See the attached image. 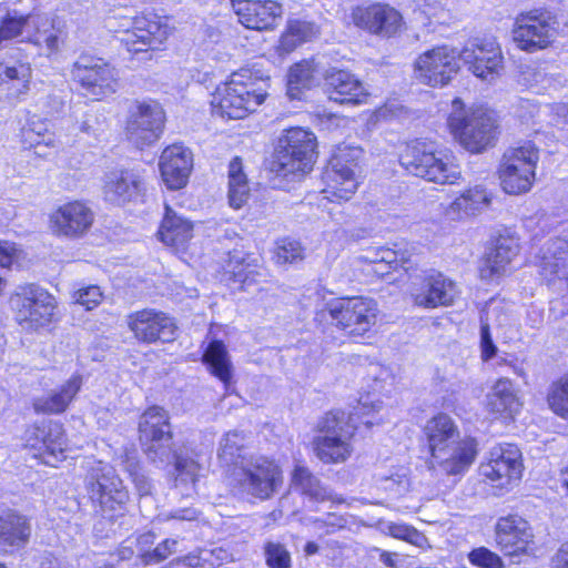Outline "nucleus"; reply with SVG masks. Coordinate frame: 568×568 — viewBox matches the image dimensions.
<instances>
[{
  "mask_svg": "<svg viewBox=\"0 0 568 568\" xmlns=\"http://www.w3.org/2000/svg\"><path fill=\"white\" fill-rule=\"evenodd\" d=\"M139 439L150 463L165 468L174 463L175 483L193 486L200 464L194 454L174 449L169 413L160 406L149 407L139 419Z\"/></svg>",
  "mask_w": 568,
  "mask_h": 568,
  "instance_id": "1",
  "label": "nucleus"
},
{
  "mask_svg": "<svg viewBox=\"0 0 568 568\" xmlns=\"http://www.w3.org/2000/svg\"><path fill=\"white\" fill-rule=\"evenodd\" d=\"M316 138L303 128H291L283 132L270 164L277 178L296 181L312 171L316 158Z\"/></svg>",
  "mask_w": 568,
  "mask_h": 568,
  "instance_id": "2",
  "label": "nucleus"
},
{
  "mask_svg": "<svg viewBox=\"0 0 568 568\" xmlns=\"http://www.w3.org/2000/svg\"><path fill=\"white\" fill-rule=\"evenodd\" d=\"M448 126L455 140L471 153L493 146L497 135L494 113L481 106L467 109L460 99L452 103Z\"/></svg>",
  "mask_w": 568,
  "mask_h": 568,
  "instance_id": "3",
  "label": "nucleus"
},
{
  "mask_svg": "<svg viewBox=\"0 0 568 568\" xmlns=\"http://www.w3.org/2000/svg\"><path fill=\"white\" fill-rule=\"evenodd\" d=\"M365 413L331 410L317 424L318 435L313 439L317 458L325 464L344 463L352 454L351 438Z\"/></svg>",
  "mask_w": 568,
  "mask_h": 568,
  "instance_id": "4",
  "label": "nucleus"
},
{
  "mask_svg": "<svg viewBox=\"0 0 568 568\" xmlns=\"http://www.w3.org/2000/svg\"><path fill=\"white\" fill-rule=\"evenodd\" d=\"M266 97L265 83L252 79L244 70L233 73L231 80L217 87L212 99L215 115L227 119H243L262 104Z\"/></svg>",
  "mask_w": 568,
  "mask_h": 568,
  "instance_id": "5",
  "label": "nucleus"
},
{
  "mask_svg": "<svg viewBox=\"0 0 568 568\" xmlns=\"http://www.w3.org/2000/svg\"><path fill=\"white\" fill-rule=\"evenodd\" d=\"M84 487L102 517L113 520L124 515L129 491L112 466L102 462L95 463L85 475Z\"/></svg>",
  "mask_w": 568,
  "mask_h": 568,
  "instance_id": "6",
  "label": "nucleus"
},
{
  "mask_svg": "<svg viewBox=\"0 0 568 568\" xmlns=\"http://www.w3.org/2000/svg\"><path fill=\"white\" fill-rule=\"evenodd\" d=\"M399 162L410 174L429 182L455 184L462 179L460 169L450 155L435 152L419 141L406 146Z\"/></svg>",
  "mask_w": 568,
  "mask_h": 568,
  "instance_id": "7",
  "label": "nucleus"
},
{
  "mask_svg": "<svg viewBox=\"0 0 568 568\" xmlns=\"http://www.w3.org/2000/svg\"><path fill=\"white\" fill-rule=\"evenodd\" d=\"M9 305L14 320L23 329L37 331L53 321L57 300L44 287L27 283L16 287Z\"/></svg>",
  "mask_w": 568,
  "mask_h": 568,
  "instance_id": "8",
  "label": "nucleus"
},
{
  "mask_svg": "<svg viewBox=\"0 0 568 568\" xmlns=\"http://www.w3.org/2000/svg\"><path fill=\"white\" fill-rule=\"evenodd\" d=\"M234 481L242 494L267 500L281 489L283 471L275 460L262 455H250L235 469Z\"/></svg>",
  "mask_w": 568,
  "mask_h": 568,
  "instance_id": "9",
  "label": "nucleus"
},
{
  "mask_svg": "<svg viewBox=\"0 0 568 568\" xmlns=\"http://www.w3.org/2000/svg\"><path fill=\"white\" fill-rule=\"evenodd\" d=\"M559 22L554 13L544 9H534L517 16L513 39L516 45L526 52H537L548 48L556 39Z\"/></svg>",
  "mask_w": 568,
  "mask_h": 568,
  "instance_id": "10",
  "label": "nucleus"
},
{
  "mask_svg": "<svg viewBox=\"0 0 568 568\" xmlns=\"http://www.w3.org/2000/svg\"><path fill=\"white\" fill-rule=\"evenodd\" d=\"M165 113L155 101H136L129 110L125 136L138 149L155 143L162 135Z\"/></svg>",
  "mask_w": 568,
  "mask_h": 568,
  "instance_id": "11",
  "label": "nucleus"
},
{
  "mask_svg": "<svg viewBox=\"0 0 568 568\" xmlns=\"http://www.w3.org/2000/svg\"><path fill=\"white\" fill-rule=\"evenodd\" d=\"M322 313H327L336 326L354 336L364 335L376 318L375 303L362 296L332 300Z\"/></svg>",
  "mask_w": 568,
  "mask_h": 568,
  "instance_id": "12",
  "label": "nucleus"
},
{
  "mask_svg": "<svg viewBox=\"0 0 568 568\" xmlns=\"http://www.w3.org/2000/svg\"><path fill=\"white\" fill-rule=\"evenodd\" d=\"M71 77L88 94L94 97L110 94L116 90L114 68L94 55L81 54L72 65Z\"/></svg>",
  "mask_w": 568,
  "mask_h": 568,
  "instance_id": "13",
  "label": "nucleus"
},
{
  "mask_svg": "<svg viewBox=\"0 0 568 568\" xmlns=\"http://www.w3.org/2000/svg\"><path fill=\"white\" fill-rule=\"evenodd\" d=\"M457 52L447 45L420 54L415 63L416 79L430 87H443L459 70Z\"/></svg>",
  "mask_w": 568,
  "mask_h": 568,
  "instance_id": "14",
  "label": "nucleus"
},
{
  "mask_svg": "<svg viewBox=\"0 0 568 568\" xmlns=\"http://www.w3.org/2000/svg\"><path fill=\"white\" fill-rule=\"evenodd\" d=\"M126 324L134 337L143 343H170L176 337V325L172 317L154 308L130 313Z\"/></svg>",
  "mask_w": 568,
  "mask_h": 568,
  "instance_id": "15",
  "label": "nucleus"
},
{
  "mask_svg": "<svg viewBox=\"0 0 568 568\" xmlns=\"http://www.w3.org/2000/svg\"><path fill=\"white\" fill-rule=\"evenodd\" d=\"M170 27L156 14L136 17L132 29L121 32V43L130 53L158 49L168 38Z\"/></svg>",
  "mask_w": 568,
  "mask_h": 568,
  "instance_id": "16",
  "label": "nucleus"
},
{
  "mask_svg": "<svg viewBox=\"0 0 568 568\" xmlns=\"http://www.w3.org/2000/svg\"><path fill=\"white\" fill-rule=\"evenodd\" d=\"M356 156L346 149H339L331 160V170L325 173V197L331 201H347L356 192L358 182L355 176Z\"/></svg>",
  "mask_w": 568,
  "mask_h": 568,
  "instance_id": "17",
  "label": "nucleus"
},
{
  "mask_svg": "<svg viewBox=\"0 0 568 568\" xmlns=\"http://www.w3.org/2000/svg\"><path fill=\"white\" fill-rule=\"evenodd\" d=\"M468 70L483 80H494L504 69V57L498 43L493 40H481L466 45L459 53Z\"/></svg>",
  "mask_w": 568,
  "mask_h": 568,
  "instance_id": "18",
  "label": "nucleus"
},
{
  "mask_svg": "<svg viewBox=\"0 0 568 568\" xmlns=\"http://www.w3.org/2000/svg\"><path fill=\"white\" fill-rule=\"evenodd\" d=\"M32 79V69L19 49H11L0 57V90L10 100L23 99Z\"/></svg>",
  "mask_w": 568,
  "mask_h": 568,
  "instance_id": "19",
  "label": "nucleus"
},
{
  "mask_svg": "<svg viewBox=\"0 0 568 568\" xmlns=\"http://www.w3.org/2000/svg\"><path fill=\"white\" fill-rule=\"evenodd\" d=\"M27 444L36 449V456L49 466L55 467L67 458V439L63 427L58 422L49 420L34 426L27 438Z\"/></svg>",
  "mask_w": 568,
  "mask_h": 568,
  "instance_id": "20",
  "label": "nucleus"
},
{
  "mask_svg": "<svg viewBox=\"0 0 568 568\" xmlns=\"http://www.w3.org/2000/svg\"><path fill=\"white\" fill-rule=\"evenodd\" d=\"M520 457V450L514 444L494 447L489 453L488 460L480 465V474L500 486L511 480H518L523 470Z\"/></svg>",
  "mask_w": 568,
  "mask_h": 568,
  "instance_id": "21",
  "label": "nucleus"
},
{
  "mask_svg": "<svg viewBox=\"0 0 568 568\" xmlns=\"http://www.w3.org/2000/svg\"><path fill=\"white\" fill-rule=\"evenodd\" d=\"M93 221L92 210L79 201L59 206L50 216L52 232L68 239L83 236L92 226Z\"/></svg>",
  "mask_w": 568,
  "mask_h": 568,
  "instance_id": "22",
  "label": "nucleus"
},
{
  "mask_svg": "<svg viewBox=\"0 0 568 568\" xmlns=\"http://www.w3.org/2000/svg\"><path fill=\"white\" fill-rule=\"evenodd\" d=\"M534 534L529 523L518 515L500 517L495 526V540L506 556L527 551Z\"/></svg>",
  "mask_w": 568,
  "mask_h": 568,
  "instance_id": "23",
  "label": "nucleus"
},
{
  "mask_svg": "<svg viewBox=\"0 0 568 568\" xmlns=\"http://www.w3.org/2000/svg\"><path fill=\"white\" fill-rule=\"evenodd\" d=\"M352 19L356 27L383 37L395 34L402 26L399 12L389 6L379 3L355 8Z\"/></svg>",
  "mask_w": 568,
  "mask_h": 568,
  "instance_id": "24",
  "label": "nucleus"
},
{
  "mask_svg": "<svg viewBox=\"0 0 568 568\" xmlns=\"http://www.w3.org/2000/svg\"><path fill=\"white\" fill-rule=\"evenodd\" d=\"M144 189L141 174L135 170H119L104 178V200L114 205H124L140 196Z\"/></svg>",
  "mask_w": 568,
  "mask_h": 568,
  "instance_id": "25",
  "label": "nucleus"
},
{
  "mask_svg": "<svg viewBox=\"0 0 568 568\" xmlns=\"http://www.w3.org/2000/svg\"><path fill=\"white\" fill-rule=\"evenodd\" d=\"M159 165L168 187L181 189L186 184L193 168L192 152L181 144L170 145L163 150Z\"/></svg>",
  "mask_w": 568,
  "mask_h": 568,
  "instance_id": "26",
  "label": "nucleus"
},
{
  "mask_svg": "<svg viewBox=\"0 0 568 568\" xmlns=\"http://www.w3.org/2000/svg\"><path fill=\"white\" fill-rule=\"evenodd\" d=\"M233 9L244 27L260 31L274 28L282 16V6L275 0L237 1Z\"/></svg>",
  "mask_w": 568,
  "mask_h": 568,
  "instance_id": "27",
  "label": "nucleus"
},
{
  "mask_svg": "<svg viewBox=\"0 0 568 568\" xmlns=\"http://www.w3.org/2000/svg\"><path fill=\"white\" fill-rule=\"evenodd\" d=\"M323 77L329 100L341 104H361L366 100L363 83L351 72L332 68Z\"/></svg>",
  "mask_w": 568,
  "mask_h": 568,
  "instance_id": "28",
  "label": "nucleus"
},
{
  "mask_svg": "<svg viewBox=\"0 0 568 568\" xmlns=\"http://www.w3.org/2000/svg\"><path fill=\"white\" fill-rule=\"evenodd\" d=\"M457 295L456 284L442 273H436L424 278L422 287L413 293V298L418 306L435 308L452 305Z\"/></svg>",
  "mask_w": 568,
  "mask_h": 568,
  "instance_id": "29",
  "label": "nucleus"
},
{
  "mask_svg": "<svg viewBox=\"0 0 568 568\" xmlns=\"http://www.w3.org/2000/svg\"><path fill=\"white\" fill-rule=\"evenodd\" d=\"M443 459L433 458L434 467L448 476H463L477 456V443L471 437H464L462 440L443 449Z\"/></svg>",
  "mask_w": 568,
  "mask_h": 568,
  "instance_id": "30",
  "label": "nucleus"
},
{
  "mask_svg": "<svg viewBox=\"0 0 568 568\" xmlns=\"http://www.w3.org/2000/svg\"><path fill=\"white\" fill-rule=\"evenodd\" d=\"M424 433L427 437L432 458L443 459L445 456L443 449L463 439L455 422L447 414H438L429 419Z\"/></svg>",
  "mask_w": 568,
  "mask_h": 568,
  "instance_id": "31",
  "label": "nucleus"
},
{
  "mask_svg": "<svg viewBox=\"0 0 568 568\" xmlns=\"http://www.w3.org/2000/svg\"><path fill=\"white\" fill-rule=\"evenodd\" d=\"M31 536L30 520L13 509L0 514V546L12 549L23 548Z\"/></svg>",
  "mask_w": 568,
  "mask_h": 568,
  "instance_id": "32",
  "label": "nucleus"
},
{
  "mask_svg": "<svg viewBox=\"0 0 568 568\" xmlns=\"http://www.w3.org/2000/svg\"><path fill=\"white\" fill-rule=\"evenodd\" d=\"M518 251L519 245L515 239L500 236L481 261L480 277L493 280L495 276H499L518 254Z\"/></svg>",
  "mask_w": 568,
  "mask_h": 568,
  "instance_id": "33",
  "label": "nucleus"
},
{
  "mask_svg": "<svg viewBox=\"0 0 568 568\" xmlns=\"http://www.w3.org/2000/svg\"><path fill=\"white\" fill-rule=\"evenodd\" d=\"M82 385V378L79 375L72 376L60 389L53 390L45 396L34 399L33 408L37 413L60 414L63 413Z\"/></svg>",
  "mask_w": 568,
  "mask_h": 568,
  "instance_id": "34",
  "label": "nucleus"
},
{
  "mask_svg": "<svg viewBox=\"0 0 568 568\" xmlns=\"http://www.w3.org/2000/svg\"><path fill=\"white\" fill-rule=\"evenodd\" d=\"M292 486L295 490L307 496L310 499L322 503L332 500L334 503H343L342 498L334 496L321 480L305 466L296 465L292 473Z\"/></svg>",
  "mask_w": 568,
  "mask_h": 568,
  "instance_id": "35",
  "label": "nucleus"
},
{
  "mask_svg": "<svg viewBox=\"0 0 568 568\" xmlns=\"http://www.w3.org/2000/svg\"><path fill=\"white\" fill-rule=\"evenodd\" d=\"M159 234L161 241L166 245L184 246L193 236V224L166 207Z\"/></svg>",
  "mask_w": 568,
  "mask_h": 568,
  "instance_id": "36",
  "label": "nucleus"
},
{
  "mask_svg": "<svg viewBox=\"0 0 568 568\" xmlns=\"http://www.w3.org/2000/svg\"><path fill=\"white\" fill-rule=\"evenodd\" d=\"M322 72L314 60H304L291 67L287 75V95L300 99L302 89H310L318 83Z\"/></svg>",
  "mask_w": 568,
  "mask_h": 568,
  "instance_id": "37",
  "label": "nucleus"
},
{
  "mask_svg": "<svg viewBox=\"0 0 568 568\" xmlns=\"http://www.w3.org/2000/svg\"><path fill=\"white\" fill-rule=\"evenodd\" d=\"M247 437L243 432L231 430L223 435L219 443L217 458L224 466H235V469L242 466L247 455Z\"/></svg>",
  "mask_w": 568,
  "mask_h": 568,
  "instance_id": "38",
  "label": "nucleus"
},
{
  "mask_svg": "<svg viewBox=\"0 0 568 568\" xmlns=\"http://www.w3.org/2000/svg\"><path fill=\"white\" fill-rule=\"evenodd\" d=\"M545 276L568 278V241L564 239L550 240L541 262Z\"/></svg>",
  "mask_w": 568,
  "mask_h": 568,
  "instance_id": "39",
  "label": "nucleus"
},
{
  "mask_svg": "<svg viewBox=\"0 0 568 568\" xmlns=\"http://www.w3.org/2000/svg\"><path fill=\"white\" fill-rule=\"evenodd\" d=\"M491 201V194L481 185L466 190L449 206V213L458 216L476 215L486 209Z\"/></svg>",
  "mask_w": 568,
  "mask_h": 568,
  "instance_id": "40",
  "label": "nucleus"
},
{
  "mask_svg": "<svg viewBox=\"0 0 568 568\" xmlns=\"http://www.w3.org/2000/svg\"><path fill=\"white\" fill-rule=\"evenodd\" d=\"M203 362L207 365L210 372L224 384L232 379L233 365L229 352L221 341L211 342L204 354Z\"/></svg>",
  "mask_w": 568,
  "mask_h": 568,
  "instance_id": "41",
  "label": "nucleus"
},
{
  "mask_svg": "<svg viewBox=\"0 0 568 568\" xmlns=\"http://www.w3.org/2000/svg\"><path fill=\"white\" fill-rule=\"evenodd\" d=\"M487 407L494 413H516L519 408L518 398L509 379H499L487 396Z\"/></svg>",
  "mask_w": 568,
  "mask_h": 568,
  "instance_id": "42",
  "label": "nucleus"
},
{
  "mask_svg": "<svg viewBox=\"0 0 568 568\" xmlns=\"http://www.w3.org/2000/svg\"><path fill=\"white\" fill-rule=\"evenodd\" d=\"M500 184L506 193L520 194L530 190L535 174L528 168L517 169L514 164L499 169Z\"/></svg>",
  "mask_w": 568,
  "mask_h": 568,
  "instance_id": "43",
  "label": "nucleus"
},
{
  "mask_svg": "<svg viewBox=\"0 0 568 568\" xmlns=\"http://www.w3.org/2000/svg\"><path fill=\"white\" fill-rule=\"evenodd\" d=\"M539 160V151L531 141H525L518 146L508 149L503 156L501 166L514 164L517 169L528 168L530 173L535 174V169Z\"/></svg>",
  "mask_w": 568,
  "mask_h": 568,
  "instance_id": "44",
  "label": "nucleus"
},
{
  "mask_svg": "<svg viewBox=\"0 0 568 568\" xmlns=\"http://www.w3.org/2000/svg\"><path fill=\"white\" fill-rule=\"evenodd\" d=\"M317 33L316 26L307 21H291L286 32L282 36L281 47L291 52L301 43L311 40Z\"/></svg>",
  "mask_w": 568,
  "mask_h": 568,
  "instance_id": "45",
  "label": "nucleus"
},
{
  "mask_svg": "<svg viewBox=\"0 0 568 568\" xmlns=\"http://www.w3.org/2000/svg\"><path fill=\"white\" fill-rule=\"evenodd\" d=\"M178 546V539L166 538L159 542L153 549L141 551L138 558L142 566L148 568H155L165 561L170 556L175 554Z\"/></svg>",
  "mask_w": 568,
  "mask_h": 568,
  "instance_id": "46",
  "label": "nucleus"
},
{
  "mask_svg": "<svg viewBox=\"0 0 568 568\" xmlns=\"http://www.w3.org/2000/svg\"><path fill=\"white\" fill-rule=\"evenodd\" d=\"M547 400L556 415L568 419V374L551 384Z\"/></svg>",
  "mask_w": 568,
  "mask_h": 568,
  "instance_id": "47",
  "label": "nucleus"
},
{
  "mask_svg": "<svg viewBox=\"0 0 568 568\" xmlns=\"http://www.w3.org/2000/svg\"><path fill=\"white\" fill-rule=\"evenodd\" d=\"M263 556L267 568H292V556L286 545L276 540H266Z\"/></svg>",
  "mask_w": 568,
  "mask_h": 568,
  "instance_id": "48",
  "label": "nucleus"
},
{
  "mask_svg": "<svg viewBox=\"0 0 568 568\" xmlns=\"http://www.w3.org/2000/svg\"><path fill=\"white\" fill-rule=\"evenodd\" d=\"M304 258V247L293 239L280 240L276 244L274 260L278 265L293 264Z\"/></svg>",
  "mask_w": 568,
  "mask_h": 568,
  "instance_id": "49",
  "label": "nucleus"
},
{
  "mask_svg": "<svg viewBox=\"0 0 568 568\" xmlns=\"http://www.w3.org/2000/svg\"><path fill=\"white\" fill-rule=\"evenodd\" d=\"M28 18V14L20 13L17 10H7L0 17V39L10 40L20 36Z\"/></svg>",
  "mask_w": 568,
  "mask_h": 568,
  "instance_id": "50",
  "label": "nucleus"
},
{
  "mask_svg": "<svg viewBox=\"0 0 568 568\" xmlns=\"http://www.w3.org/2000/svg\"><path fill=\"white\" fill-rule=\"evenodd\" d=\"M125 470L131 477L139 496L143 497L151 495L153 489L152 481L145 475L143 468L140 466L139 462L135 458L126 457Z\"/></svg>",
  "mask_w": 568,
  "mask_h": 568,
  "instance_id": "51",
  "label": "nucleus"
},
{
  "mask_svg": "<svg viewBox=\"0 0 568 568\" xmlns=\"http://www.w3.org/2000/svg\"><path fill=\"white\" fill-rule=\"evenodd\" d=\"M22 138L24 143L30 146H39L41 144L51 145L53 143L52 133L48 132L43 122H31L22 129Z\"/></svg>",
  "mask_w": 568,
  "mask_h": 568,
  "instance_id": "52",
  "label": "nucleus"
},
{
  "mask_svg": "<svg viewBox=\"0 0 568 568\" xmlns=\"http://www.w3.org/2000/svg\"><path fill=\"white\" fill-rule=\"evenodd\" d=\"M469 561L479 568H504L501 558L485 547L471 550L468 555Z\"/></svg>",
  "mask_w": 568,
  "mask_h": 568,
  "instance_id": "53",
  "label": "nucleus"
},
{
  "mask_svg": "<svg viewBox=\"0 0 568 568\" xmlns=\"http://www.w3.org/2000/svg\"><path fill=\"white\" fill-rule=\"evenodd\" d=\"M373 262L385 263L390 268L397 270L398 267H402L406 271L410 267L412 264L410 256H406L405 253H399L390 248H379L376 252V257L373 260Z\"/></svg>",
  "mask_w": 568,
  "mask_h": 568,
  "instance_id": "54",
  "label": "nucleus"
},
{
  "mask_svg": "<svg viewBox=\"0 0 568 568\" xmlns=\"http://www.w3.org/2000/svg\"><path fill=\"white\" fill-rule=\"evenodd\" d=\"M73 300L90 311L97 307L102 300V292L99 286L90 285L82 287L73 293Z\"/></svg>",
  "mask_w": 568,
  "mask_h": 568,
  "instance_id": "55",
  "label": "nucleus"
},
{
  "mask_svg": "<svg viewBox=\"0 0 568 568\" xmlns=\"http://www.w3.org/2000/svg\"><path fill=\"white\" fill-rule=\"evenodd\" d=\"M23 251L13 242L0 241V266L11 267L22 257Z\"/></svg>",
  "mask_w": 568,
  "mask_h": 568,
  "instance_id": "56",
  "label": "nucleus"
},
{
  "mask_svg": "<svg viewBox=\"0 0 568 568\" xmlns=\"http://www.w3.org/2000/svg\"><path fill=\"white\" fill-rule=\"evenodd\" d=\"M388 534L397 539L416 544L420 538V534L412 526L405 524L389 523L386 526Z\"/></svg>",
  "mask_w": 568,
  "mask_h": 568,
  "instance_id": "57",
  "label": "nucleus"
},
{
  "mask_svg": "<svg viewBox=\"0 0 568 568\" xmlns=\"http://www.w3.org/2000/svg\"><path fill=\"white\" fill-rule=\"evenodd\" d=\"M81 131L92 136H100L104 132V119L99 115L89 113L81 123Z\"/></svg>",
  "mask_w": 568,
  "mask_h": 568,
  "instance_id": "58",
  "label": "nucleus"
},
{
  "mask_svg": "<svg viewBox=\"0 0 568 568\" xmlns=\"http://www.w3.org/2000/svg\"><path fill=\"white\" fill-rule=\"evenodd\" d=\"M242 184H247V179L241 159L234 158L229 165V187H240Z\"/></svg>",
  "mask_w": 568,
  "mask_h": 568,
  "instance_id": "59",
  "label": "nucleus"
},
{
  "mask_svg": "<svg viewBox=\"0 0 568 568\" xmlns=\"http://www.w3.org/2000/svg\"><path fill=\"white\" fill-rule=\"evenodd\" d=\"M250 197L248 184H242L240 187H229V202L234 209H241Z\"/></svg>",
  "mask_w": 568,
  "mask_h": 568,
  "instance_id": "60",
  "label": "nucleus"
},
{
  "mask_svg": "<svg viewBox=\"0 0 568 568\" xmlns=\"http://www.w3.org/2000/svg\"><path fill=\"white\" fill-rule=\"evenodd\" d=\"M480 344L484 359H490L495 356L497 347L495 346L488 324H481L480 327Z\"/></svg>",
  "mask_w": 568,
  "mask_h": 568,
  "instance_id": "61",
  "label": "nucleus"
},
{
  "mask_svg": "<svg viewBox=\"0 0 568 568\" xmlns=\"http://www.w3.org/2000/svg\"><path fill=\"white\" fill-rule=\"evenodd\" d=\"M552 562L555 568H568V541L560 546Z\"/></svg>",
  "mask_w": 568,
  "mask_h": 568,
  "instance_id": "62",
  "label": "nucleus"
},
{
  "mask_svg": "<svg viewBox=\"0 0 568 568\" xmlns=\"http://www.w3.org/2000/svg\"><path fill=\"white\" fill-rule=\"evenodd\" d=\"M172 564H182L190 568H203V566L200 564L199 557L194 555H187L184 557L176 558L175 560L172 561Z\"/></svg>",
  "mask_w": 568,
  "mask_h": 568,
  "instance_id": "63",
  "label": "nucleus"
},
{
  "mask_svg": "<svg viewBox=\"0 0 568 568\" xmlns=\"http://www.w3.org/2000/svg\"><path fill=\"white\" fill-rule=\"evenodd\" d=\"M171 517L181 520H194L197 518V511L193 508L179 509L173 511Z\"/></svg>",
  "mask_w": 568,
  "mask_h": 568,
  "instance_id": "64",
  "label": "nucleus"
}]
</instances>
